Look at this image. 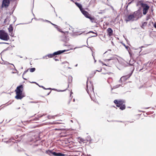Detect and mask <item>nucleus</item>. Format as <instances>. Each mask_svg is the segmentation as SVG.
Wrapping results in <instances>:
<instances>
[{
  "label": "nucleus",
  "mask_w": 156,
  "mask_h": 156,
  "mask_svg": "<svg viewBox=\"0 0 156 156\" xmlns=\"http://www.w3.org/2000/svg\"><path fill=\"white\" fill-rule=\"evenodd\" d=\"M7 44V43H4V42H0V44Z\"/></svg>",
  "instance_id": "nucleus-47"
},
{
  "label": "nucleus",
  "mask_w": 156,
  "mask_h": 156,
  "mask_svg": "<svg viewBox=\"0 0 156 156\" xmlns=\"http://www.w3.org/2000/svg\"><path fill=\"white\" fill-rule=\"evenodd\" d=\"M121 77L120 78V80L119 81V83H122V80H121Z\"/></svg>",
  "instance_id": "nucleus-35"
},
{
  "label": "nucleus",
  "mask_w": 156,
  "mask_h": 156,
  "mask_svg": "<svg viewBox=\"0 0 156 156\" xmlns=\"http://www.w3.org/2000/svg\"><path fill=\"white\" fill-rule=\"evenodd\" d=\"M117 58L116 57V55H112L109 58L107 59H104V61L107 63H104L103 62L99 60V61L103 64V65H105L109 67H111L112 65L114 63L113 60H117Z\"/></svg>",
  "instance_id": "nucleus-1"
},
{
  "label": "nucleus",
  "mask_w": 156,
  "mask_h": 156,
  "mask_svg": "<svg viewBox=\"0 0 156 156\" xmlns=\"http://www.w3.org/2000/svg\"><path fill=\"white\" fill-rule=\"evenodd\" d=\"M30 103H36V102L35 101H30Z\"/></svg>",
  "instance_id": "nucleus-39"
},
{
  "label": "nucleus",
  "mask_w": 156,
  "mask_h": 156,
  "mask_svg": "<svg viewBox=\"0 0 156 156\" xmlns=\"http://www.w3.org/2000/svg\"><path fill=\"white\" fill-rule=\"evenodd\" d=\"M31 83H37L35 82H30Z\"/></svg>",
  "instance_id": "nucleus-44"
},
{
  "label": "nucleus",
  "mask_w": 156,
  "mask_h": 156,
  "mask_svg": "<svg viewBox=\"0 0 156 156\" xmlns=\"http://www.w3.org/2000/svg\"><path fill=\"white\" fill-rule=\"evenodd\" d=\"M26 23H20L19 24H26Z\"/></svg>",
  "instance_id": "nucleus-55"
},
{
  "label": "nucleus",
  "mask_w": 156,
  "mask_h": 156,
  "mask_svg": "<svg viewBox=\"0 0 156 156\" xmlns=\"http://www.w3.org/2000/svg\"><path fill=\"white\" fill-rule=\"evenodd\" d=\"M10 1L9 0H3L2 3V7H5V8H7L9 6Z\"/></svg>",
  "instance_id": "nucleus-7"
},
{
  "label": "nucleus",
  "mask_w": 156,
  "mask_h": 156,
  "mask_svg": "<svg viewBox=\"0 0 156 156\" xmlns=\"http://www.w3.org/2000/svg\"><path fill=\"white\" fill-rule=\"evenodd\" d=\"M69 50H59L55 52L53 54H51L52 58L55 55H60L63 52L68 51Z\"/></svg>",
  "instance_id": "nucleus-8"
},
{
  "label": "nucleus",
  "mask_w": 156,
  "mask_h": 156,
  "mask_svg": "<svg viewBox=\"0 0 156 156\" xmlns=\"http://www.w3.org/2000/svg\"><path fill=\"white\" fill-rule=\"evenodd\" d=\"M27 57H25V59H27Z\"/></svg>",
  "instance_id": "nucleus-60"
},
{
  "label": "nucleus",
  "mask_w": 156,
  "mask_h": 156,
  "mask_svg": "<svg viewBox=\"0 0 156 156\" xmlns=\"http://www.w3.org/2000/svg\"><path fill=\"white\" fill-rule=\"evenodd\" d=\"M87 93L88 94L90 95V94H89V90H87Z\"/></svg>",
  "instance_id": "nucleus-40"
},
{
  "label": "nucleus",
  "mask_w": 156,
  "mask_h": 156,
  "mask_svg": "<svg viewBox=\"0 0 156 156\" xmlns=\"http://www.w3.org/2000/svg\"><path fill=\"white\" fill-rule=\"evenodd\" d=\"M51 91H50L49 93H48L47 94V95H48L51 92Z\"/></svg>",
  "instance_id": "nucleus-48"
},
{
  "label": "nucleus",
  "mask_w": 156,
  "mask_h": 156,
  "mask_svg": "<svg viewBox=\"0 0 156 156\" xmlns=\"http://www.w3.org/2000/svg\"><path fill=\"white\" fill-rule=\"evenodd\" d=\"M62 123L61 122H55V124H61Z\"/></svg>",
  "instance_id": "nucleus-36"
},
{
  "label": "nucleus",
  "mask_w": 156,
  "mask_h": 156,
  "mask_svg": "<svg viewBox=\"0 0 156 156\" xmlns=\"http://www.w3.org/2000/svg\"><path fill=\"white\" fill-rule=\"evenodd\" d=\"M28 69H27V70H25L24 72H23V75H24L25 74H26L28 72Z\"/></svg>",
  "instance_id": "nucleus-31"
},
{
  "label": "nucleus",
  "mask_w": 156,
  "mask_h": 156,
  "mask_svg": "<svg viewBox=\"0 0 156 156\" xmlns=\"http://www.w3.org/2000/svg\"><path fill=\"white\" fill-rule=\"evenodd\" d=\"M87 18L90 19V20L92 23L95 22V20L94 18L93 17H91L90 15L88 16V17Z\"/></svg>",
  "instance_id": "nucleus-17"
},
{
  "label": "nucleus",
  "mask_w": 156,
  "mask_h": 156,
  "mask_svg": "<svg viewBox=\"0 0 156 156\" xmlns=\"http://www.w3.org/2000/svg\"><path fill=\"white\" fill-rule=\"evenodd\" d=\"M93 33V34H95V35H93V36H92V37H96L97 36V34L96 33H95L92 31H89V32L88 33Z\"/></svg>",
  "instance_id": "nucleus-24"
},
{
  "label": "nucleus",
  "mask_w": 156,
  "mask_h": 156,
  "mask_svg": "<svg viewBox=\"0 0 156 156\" xmlns=\"http://www.w3.org/2000/svg\"><path fill=\"white\" fill-rule=\"evenodd\" d=\"M131 74L130 75L122 76L121 77V80H122L124 81L126 80L130 76Z\"/></svg>",
  "instance_id": "nucleus-11"
},
{
  "label": "nucleus",
  "mask_w": 156,
  "mask_h": 156,
  "mask_svg": "<svg viewBox=\"0 0 156 156\" xmlns=\"http://www.w3.org/2000/svg\"><path fill=\"white\" fill-rule=\"evenodd\" d=\"M53 152L50 150H48L46 151V153L50 155H52Z\"/></svg>",
  "instance_id": "nucleus-18"
},
{
  "label": "nucleus",
  "mask_w": 156,
  "mask_h": 156,
  "mask_svg": "<svg viewBox=\"0 0 156 156\" xmlns=\"http://www.w3.org/2000/svg\"><path fill=\"white\" fill-rule=\"evenodd\" d=\"M58 31L62 32V33H63L64 32L61 30V29H59V28H58V29H57Z\"/></svg>",
  "instance_id": "nucleus-33"
},
{
  "label": "nucleus",
  "mask_w": 156,
  "mask_h": 156,
  "mask_svg": "<svg viewBox=\"0 0 156 156\" xmlns=\"http://www.w3.org/2000/svg\"><path fill=\"white\" fill-rule=\"evenodd\" d=\"M18 56L20 57V58H22L23 57H22V56H19V55H18Z\"/></svg>",
  "instance_id": "nucleus-54"
},
{
  "label": "nucleus",
  "mask_w": 156,
  "mask_h": 156,
  "mask_svg": "<svg viewBox=\"0 0 156 156\" xmlns=\"http://www.w3.org/2000/svg\"><path fill=\"white\" fill-rule=\"evenodd\" d=\"M38 146V144H36L34 146L35 147L37 146Z\"/></svg>",
  "instance_id": "nucleus-52"
},
{
  "label": "nucleus",
  "mask_w": 156,
  "mask_h": 156,
  "mask_svg": "<svg viewBox=\"0 0 156 156\" xmlns=\"http://www.w3.org/2000/svg\"><path fill=\"white\" fill-rule=\"evenodd\" d=\"M44 115L43 114V115H41V116H39V117H42V116H43V115Z\"/></svg>",
  "instance_id": "nucleus-50"
},
{
  "label": "nucleus",
  "mask_w": 156,
  "mask_h": 156,
  "mask_svg": "<svg viewBox=\"0 0 156 156\" xmlns=\"http://www.w3.org/2000/svg\"><path fill=\"white\" fill-rule=\"evenodd\" d=\"M129 65H130V66H132V64H130Z\"/></svg>",
  "instance_id": "nucleus-64"
},
{
  "label": "nucleus",
  "mask_w": 156,
  "mask_h": 156,
  "mask_svg": "<svg viewBox=\"0 0 156 156\" xmlns=\"http://www.w3.org/2000/svg\"><path fill=\"white\" fill-rule=\"evenodd\" d=\"M77 65H77V64H76V65H75V66L76 67V66H77Z\"/></svg>",
  "instance_id": "nucleus-58"
},
{
  "label": "nucleus",
  "mask_w": 156,
  "mask_h": 156,
  "mask_svg": "<svg viewBox=\"0 0 156 156\" xmlns=\"http://www.w3.org/2000/svg\"><path fill=\"white\" fill-rule=\"evenodd\" d=\"M90 136H88L87 137V141H89L90 142L91 141V140L90 139Z\"/></svg>",
  "instance_id": "nucleus-30"
},
{
  "label": "nucleus",
  "mask_w": 156,
  "mask_h": 156,
  "mask_svg": "<svg viewBox=\"0 0 156 156\" xmlns=\"http://www.w3.org/2000/svg\"><path fill=\"white\" fill-rule=\"evenodd\" d=\"M101 70H102V69H101L100 70H96V71H98V72H101Z\"/></svg>",
  "instance_id": "nucleus-37"
},
{
  "label": "nucleus",
  "mask_w": 156,
  "mask_h": 156,
  "mask_svg": "<svg viewBox=\"0 0 156 156\" xmlns=\"http://www.w3.org/2000/svg\"><path fill=\"white\" fill-rule=\"evenodd\" d=\"M10 64L11 65H12L14 67V65L12 64Z\"/></svg>",
  "instance_id": "nucleus-57"
},
{
  "label": "nucleus",
  "mask_w": 156,
  "mask_h": 156,
  "mask_svg": "<svg viewBox=\"0 0 156 156\" xmlns=\"http://www.w3.org/2000/svg\"><path fill=\"white\" fill-rule=\"evenodd\" d=\"M147 22H144L142 23V26H141V27L143 28H144V27H145L147 25Z\"/></svg>",
  "instance_id": "nucleus-22"
},
{
  "label": "nucleus",
  "mask_w": 156,
  "mask_h": 156,
  "mask_svg": "<svg viewBox=\"0 0 156 156\" xmlns=\"http://www.w3.org/2000/svg\"><path fill=\"white\" fill-rule=\"evenodd\" d=\"M57 116V115H53V116H50V115H48L47 116V118L48 119H54L55 117V116Z\"/></svg>",
  "instance_id": "nucleus-21"
},
{
  "label": "nucleus",
  "mask_w": 156,
  "mask_h": 156,
  "mask_svg": "<svg viewBox=\"0 0 156 156\" xmlns=\"http://www.w3.org/2000/svg\"><path fill=\"white\" fill-rule=\"evenodd\" d=\"M52 25L54 26H55V24H54L53 23H52L51 22V23H50Z\"/></svg>",
  "instance_id": "nucleus-46"
},
{
  "label": "nucleus",
  "mask_w": 156,
  "mask_h": 156,
  "mask_svg": "<svg viewBox=\"0 0 156 156\" xmlns=\"http://www.w3.org/2000/svg\"><path fill=\"white\" fill-rule=\"evenodd\" d=\"M142 69H140V70H139V71H140H140H141L142 70Z\"/></svg>",
  "instance_id": "nucleus-53"
},
{
  "label": "nucleus",
  "mask_w": 156,
  "mask_h": 156,
  "mask_svg": "<svg viewBox=\"0 0 156 156\" xmlns=\"http://www.w3.org/2000/svg\"><path fill=\"white\" fill-rule=\"evenodd\" d=\"M51 90H55L56 91H59V92H62V91H65V90H57L55 89H54V88L51 89Z\"/></svg>",
  "instance_id": "nucleus-28"
},
{
  "label": "nucleus",
  "mask_w": 156,
  "mask_h": 156,
  "mask_svg": "<svg viewBox=\"0 0 156 156\" xmlns=\"http://www.w3.org/2000/svg\"><path fill=\"white\" fill-rule=\"evenodd\" d=\"M93 55V57L94 58V62H96V60L95 59V58H94V56L93 55Z\"/></svg>",
  "instance_id": "nucleus-41"
},
{
  "label": "nucleus",
  "mask_w": 156,
  "mask_h": 156,
  "mask_svg": "<svg viewBox=\"0 0 156 156\" xmlns=\"http://www.w3.org/2000/svg\"><path fill=\"white\" fill-rule=\"evenodd\" d=\"M138 11L134 12L133 14H130L126 18L125 20L127 22L130 21H133L134 20V18H136V16L138 14Z\"/></svg>",
  "instance_id": "nucleus-6"
},
{
  "label": "nucleus",
  "mask_w": 156,
  "mask_h": 156,
  "mask_svg": "<svg viewBox=\"0 0 156 156\" xmlns=\"http://www.w3.org/2000/svg\"><path fill=\"white\" fill-rule=\"evenodd\" d=\"M47 57L49 58H52L51 54H49L47 55H46L44 56L42 58L43 59H47Z\"/></svg>",
  "instance_id": "nucleus-14"
},
{
  "label": "nucleus",
  "mask_w": 156,
  "mask_h": 156,
  "mask_svg": "<svg viewBox=\"0 0 156 156\" xmlns=\"http://www.w3.org/2000/svg\"><path fill=\"white\" fill-rule=\"evenodd\" d=\"M69 38L68 37H63V39H62V41L64 42H67L69 41Z\"/></svg>",
  "instance_id": "nucleus-15"
},
{
  "label": "nucleus",
  "mask_w": 156,
  "mask_h": 156,
  "mask_svg": "<svg viewBox=\"0 0 156 156\" xmlns=\"http://www.w3.org/2000/svg\"><path fill=\"white\" fill-rule=\"evenodd\" d=\"M20 107H19V108H17V109H20Z\"/></svg>",
  "instance_id": "nucleus-56"
},
{
  "label": "nucleus",
  "mask_w": 156,
  "mask_h": 156,
  "mask_svg": "<svg viewBox=\"0 0 156 156\" xmlns=\"http://www.w3.org/2000/svg\"><path fill=\"white\" fill-rule=\"evenodd\" d=\"M107 30L108 31V35L109 36L112 35L113 33V30L112 29L110 28H108L107 29Z\"/></svg>",
  "instance_id": "nucleus-12"
},
{
  "label": "nucleus",
  "mask_w": 156,
  "mask_h": 156,
  "mask_svg": "<svg viewBox=\"0 0 156 156\" xmlns=\"http://www.w3.org/2000/svg\"><path fill=\"white\" fill-rule=\"evenodd\" d=\"M23 91V86L21 85L18 86L15 91L16 93V95L15 98L17 99H21L24 96L22 92Z\"/></svg>",
  "instance_id": "nucleus-2"
},
{
  "label": "nucleus",
  "mask_w": 156,
  "mask_h": 156,
  "mask_svg": "<svg viewBox=\"0 0 156 156\" xmlns=\"http://www.w3.org/2000/svg\"><path fill=\"white\" fill-rule=\"evenodd\" d=\"M124 46H125V48H126L127 49H128V46H126L125 44H124Z\"/></svg>",
  "instance_id": "nucleus-38"
},
{
  "label": "nucleus",
  "mask_w": 156,
  "mask_h": 156,
  "mask_svg": "<svg viewBox=\"0 0 156 156\" xmlns=\"http://www.w3.org/2000/svg\"><path fill=\"white\" fill-rule=\"evenodd\" d=\"M122 84H117L115 86H114L113 87H111V91H112L113 89H116L119 87L120 86H121Z\"/></svg>",
  "instance_id": "nucleus-16"
},
{
  "label": "nucleus",
  "mask_w": 156,
  "mask_h": 156,
  "mask_svg": "<svg viewBox=\"0 0 156 156\" xmlns=\"http://www.w3.org/2000/svg\"><path fill=\"white\" fill-rule=\"evenodd\" d=\"M136 5L137 6L140 5L141 7L143 8V13L144 15H145L147 14L150 8L149 6L147 4L144 3L142 1H138L136 3Z\"/></svg>",
  "instance_id": "nucleus-3"
},
{
  "label": "nucleus",
  "mask_w": 156,
  "mask_h": 156,
  "mask_svg": "<svg viewBox=\"0 0 156 156\" xmlns=\"http://www.w3.org/2000/svg\"><path fill=\"white\" fill-rule=\"evenodd\" d=\"M23 78L24 79V80H27V79H25V78H23Z\"/></svg>",
  "instance_id": "nucleus-62"
},
{
  "label": "nucleus",
  "mask_w": 156,
  "mask_h": 156,
  "mask_svg": "<svg viewBox=\"0 0 156 156\" xmlns=\"http://www.w3.org/2000/svg\"><path fill=\"white\" fill-rule=\"evenodd\" d=\"M52 25L54 26H55V24H54L53 23H52L51 22V23H50Z\"/></svg>",
  "instance_id": "nucleus-45"
},
{
  "label": "nucleus",
  "mask_w": 156,
  "mask_h": 156,
  "mask_svg": "<svg viewBox=\"0 0 156 156\" xmlns=\"http://www.w3.org/2000/svg\"><path fill=\"white\" fill-rule=\"evenodd\" d=\"M111 51V49H109L108 50V51H106V52H105L103 54V56H105V55L108 52V51Z\"/></svg>",
  "instance_id": "nucleus-29"
},
{
  "label": "nucleus",
  "mask_w": 156,
  "mask_h": 156,
  "mask_svg": "<svg viewBox=\"0 0 156 156\" xmlns=\"http://www.w3.org/2000/svg\"><path fill=\"white\" fill-rule=\"evenodd\" d=\"M39 87H40L42 88L43 89H44V90H51V88H46L45 87H44V86H39Z\"/></svg>",
  "instance_id": "nucleus-25"
},
{
  "label": "nucleus",
  "mask_w": 156,
  "mask_h": 156,
  "mask_svg": "<svg viewBox=\"0 0 156 156\" xmlns=\"http://www.w3.org/2000/svg\"><path fill=\"white\" fill-rule=\"evenodd\" d=\"M75 4L80 9V11L83 9L82 8V5L81 4L77 2H75Z\"/></svg>",
  "instance_id": "nucleus-13"
},
{
  "label": "nucleus",
  "mask_w": 156,
  "mask_h": 156,
  "mask_svg": "<svg viewBox=\"0 0 156 156\" xmlns=\"http://www.w3.org/2000/svg\"><path fill=\"white\" fill-rule=\"evenodd\" d=\"M114 103L116 104V106L120 108V109L121 110H123L126 108V106L123 103H125L123 100H115L114 101Z\"/></svg>",
  "instance_id": "nucleus-4"
},
{
  "label": "nucleus",
  "mask_w": 156,
  "mask_h": 156,
  "mask_svg": "<svg viewBox=\"0 0 156 156\" xmlns=\"http://www.w3.org/2000/svg\"><path fill=\"white\" fill-rule=\"evenodd\" d=\"M54 59H55V61H57L58 60V59H56V58H55Z\"/></svg>",
  "instance_id": "nucleus-49"
},
{
  "label": "nucleus",
  "mask_w": 156,
  "mask_h": 156,
  "mask_svg": "<svg viewBox=\"0 0 156 156\" xmlns=\"http://www.w3.org/2000/svg\"><path fill=\"white\" fill-rule=\"evenodd\" d=\"M54 27L55 28H56L57 29H58V27L57 25H55Z\"/></svg>",
  "instance_id": "nucleus-34"
},
{
  "label": "nucleus",
  "mask_w": 156,
  "mask_h": 156,
  "mask_svg": "<svg viewBox=\"0 0 156 156\" xmlns=\"http://www.w3.org/2000/svg\"><path fill=\"white\" fill-rule=\"evenodd\" d=\"M65 24H66V25L67 26H68V24H68V23H67V22H66Z\"/></svg>",
  "instance_id": "nucleus-51"
},
{
  "label": "nucleus",
  "mask_w": 156,
  "mask_h": 156,
  "mask_svg": "<svg viewBox=\"0 0 156 156\" xmlns=\"http://www.w3.org/2000/svg\"><path fill=\"white\" fill-rule=\"evenodd\" d=\"M68 26L69 27V30L73 32L74 30V29L69 24H68Z\"/></svg>",
  "instance_id": "nucleus-23"
},
{
  "label": "nucleus",
  "mask_w": 156,
  "mask_h": 156,
  "mask_svg": "<svg viewBox=\"0 0 156 156\" xmlns=\"http://www.w3.org/2000/svg\"><path fill=\"white\" fill-rule=\"evenodd\" d=\"M80 11L85 17L87 18L90 15L87 11H85L83 9H82Z\"/></svg>",
  "instance_id": "nucleus-9"
},
{
  "label": "nucleus",
  "mask_w": 156,
  "mask_h": 156,
  "mask_svg": "<svg viewBox=\"0 0 156 156\" xmlns=\"http://www.w3.org/2000/svg\"><path fill=\"white\" fill-rule=\"evenodd\" d=\"M154 27L155 28H156V24H155V23L154 24Z\"/></svg>",
  "instance_id": "nucleus-42"
},
{
  "label": "nucleus",
  "mask_w": 156,
  "mask_h": 156,
  "mask_svg": "<svg viewBox=\"0 0 156 156\" xmlns=\"http://www.w3.org/2000/svg\"><path fill=\"white\" fill-rule=\"evenodd\" d=\"M52 155L54 156H64L65 154L59 152L57 153L55 152H53L52 153Z\"/></svg>",
  "instance_id": "nucleus-10"
},
{
  "label": "nucleus",
  "mask_w": 156,
  "mask_h": 156,
  "mask_svg": "<svg viewBox=\"0 0 156 156\" xmlns=\"http://www.w3.org/2000/svg\"><path fill=\"white\" fill-rule=\"evenodd\" d=\"M37 85H38L39 86H40L37 83H36Z\"/></svg>",
  "instance_id": "nucleus-59"
},
{
  "label": "nucleus",
  "mask_w": 156,
  "mask_h": 156,
  "mask_svg": "<svg viewBox=\"0 0 156 156\" xmlns=\"http://www.w3.org/2000/svg\"><path fill=\"white\" fill-rule=\"evenodd\" d=\"M10 142V140H9L6 141V143H8V142Z\"/></svg>",
  "instance_id": "nucleus-43"
},
{
  "label": "nucleus",
  "mask_w": 156,
  "mask_h": 156,
  "mask_svg": "<svg viewBox=\"0 0 156 156\" xmlns=\"http://www.w3.org/2000/svg\"><path fill=\"white\" fill-rule=\"evenodd\" d=\"M39 20H42L43 21H44V22H47L48 23H51V22L50 21H48V20H43L42 19H40Z\"/></svg>",
  "instance_id": "nucleus-27"
},
{
  "label": "nucleus",
  "mask_w": 156,
  "mask_h": 156,
  "mask_svg": "<svg viewBox=\"0 0 156 156\" xmlns=\"http://www.w3.org/2000/svg\"><path fill=\"white\" fill-rule=\"evenodd\" d=\"M80 138V140L82 142H83L85 140L84 139H83V138Z\"/></svg>",
  "instance_id": "nucleus-32"
},
{
  "label": "nucleus",
  "mask_w": 156,
  "mask_h": 156,
  "mask_svg": "<svg viewBox=\"0 0 156 156\" xmlns=\"http://www.w3.org/2000/svg\"><path fill=\"white\" fill-rule=\"evenodd\" d=\"M73 94V92H71V94H70V95H71V94Z\"/></svg>",
  "instance_id": "nucleus-61"
},
{
  "label": "nucleus",
  "mask_w": 156,
  "mask_h": 156,
  "mask_svg": "<svg viewBox=\"0 0 156 156\" xmlns=\"http://www.w3.org/2000/svg\"><path fill=\"white\" fill-rule=\"evenodd\" d=\"M75 101V99H73V101Z\"/></svg>",
  "instance_id": "nucleus-63"
},
{
  "label": "nucleus",
  "mask_w": 156,
  "mask_h": 156,
  "mask_svg": "<svg viewBox=\"0 0 156 156\" xmlns=\"http://www.w3.org/2000/svg\"><path fill=\"white\" fill-rule=\"evenodd\" d=\"M9 39V37L8 34L3 30H0V39L4 41H7Z\"/></svg>",
  "instance_id": "nucleus-5"
},
{
  "label": "nucleus",
  "mask_w": 156,
  "mask_h": 156,
  "mask_svg": "<svg viewBox=\"0 0 156 156\" xmlns=\"http://www.w3.org/2000/svg\"><path fill=\"white\" fill-rule=\"evenodd\" d=\"M35 70V68H32L30 69V71L31 72H33Z\"/></svg>",
  "instance_id": "nucleus-26"
},
{
  "label": "nucleus",
  "mask_w": 156,
  "mask_h": 156,
  "mask_svg": "<svg viewBox=\"0 0 156 156\" xmlns=\"http://www.w3.org/2000/svg\"><path fill=\"white\" fill-rule=\"evenodd\" d=\"M68 83H70L72 80V77L71 76H69L68 77Z\"/></svg>",
  "instance_id": "nucleus-20"
},
{
  "label": "nucleus",
  "mask_w": 156,
  "mask_h": 156,
  "mask_svg": "<svg viewBox=\"0 0 156 156\" xmlns=\"http://www.w3.org/2000/svg\"><path fill=\"white\" fill-rule=\"evenodd\" d=\"M8 29L9 32L10 33L13 30V28L12 25L11 24L10 25Z\"/></svg>",
  "instance_id": "nucleus-19"
}]
</instances>
